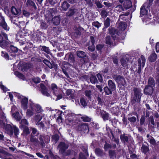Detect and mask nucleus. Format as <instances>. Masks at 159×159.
Segmentation results:
<instances>
[{
	"instance_id": "nucleus-20",
	"label": "nucleus",
	"mask_w": 159,
	"mask_h": 159,
	"mask_svg": "<svg viewBox=\"0 0 159 159\" xmlns=\"http://www.w3.org/2000/svg\"><path fill=\"white\" fill-rule=\"evenodd\" d=\"M123 5L125 9H128L132 6L131 2L129 0H125L124 2Z\"/></svg>"
},
{
	"instance_id": "nucleus-32",
	"label": "nucleus",
	"mask_w": 159,
	"mask_h": 159,
	"mask_svg": "<svg viewBox=\"0 0 159 159\" xmlns=\"http://www.w3.org/2000/svg\"><path fill=\"white\" fill-rule=\"evenodd\" d=\"M80 102L81 105L83 107H85L87 105V102L86 99L84 97H82L80 99Z\"/></svg>"
},
{
	"instance_id": "nucleus-15",
	"label": "nucleus",
	"mask_w": 159,
	"mask_h": 159,
	"mask_svg": "<svg viewBox=\"0 0 159 159\" xmlns=\"http://www.w3.org/2000/svg\"><path fill=\"white\" fill-rule=\"evenodd\" d=\"M40 86L41 89V92L43 95L48 97L51 96L50 93L47 92L46 87L43 84H40Z\"/></svg>"
},
{
	"instance_id": "nucleus-22",
	"label": "nucleus",
	"mask_w": 159,
	"mask_h": 159,
	"mask_svg": "<svg viewBox=\"0 0 159 159\" xmlns=\"http://www.w3.org/2000/svg\"><path fill=\"white\" fill-rule=\"evenodd\" d=\"M108 84L110 89L111 90L114 91L116 89V85L111 80H109L108 81Z\"/></svg>"
},
{
	"instance_id": "nucleus-42",
	"label": "nucleus",
	"mask_w": 159,
	"mask_h": 159,
	"mask_svg": "<svg viewBox=\"0 0 159 159\" xmlns=\"http://www.w3.org/2000/svg\"><path fill=\"white\" fill-rule=\"evenodd\" d=\"M31 129L32 132L31 135L37 136L39 135V133L36 129L32 128Z\"/></svg>"
},
{
	"instance_id": "nucleus-10",
	"label": "nucleus",
	"mask_w": 159,
	"mask_h": 159,
	"mask_svg": "<svg viewBox=\"0 0 159 159\" xmlns=\"http://www.w3.org/2000/svg\"><path fill=\"white\" fill-rule=\"evenodd\" d=\"M149 7L148 5V3H146L143 4V6L141 8L140 14L141 17L148 16V11L146 10V8H148Z\"/></svg>"
},
{
	"instance_id": "nucleus-23",
	"label": "nucleus",
	"mask_w": 159,
	"mask_h": 159,
	"mask_svg": "<svg viewBox=\"0 0 159 159\" xmlns=\"http://www.w3.org/2000/svg\"><path fill=\"white\" fill-rule=\"evenodd\" d=\"M157 58V55L155 53H153L150 55L148 58V60L150 61L153 62L156 60Z\"/></svg>"
},
{
	"instance_id": "nucleus-59",
	"label": "nucleus",
	"mask_w": 159,
	"mask_h": 159,
	"mask_svg": "<svg viewBox=\"0 0 159 159\" xmlns=\"http://www.w3.org/2000/svg\"><path fill=\"white\" fill-rule=\"evenodd\" d=\"M128 120L131 122H134L136 120V118L135 117L132 116L131 117L128 118Z\"/></svg>"
},
{
	"instance_id": "nucleus-43",
	"label": "nucleus",
	"mask_w": 159,
	"mask_h": 159,
	"mask_svg": "<svg viewBox=\"0 0 159 159\" xmlns=\"http://www.w3.org/2000/svg\"><path fill=\"white\" fill-rule=\"evenodd\" d=\"M104 90L107 95H109L112 93L111 90V89H109L107 87H106L104 88Z\"/></svg>"
},
{
	"instance_id": "nucleus-46",
	"label": "nucleus",
	"mask_w": 159,
	"mask_h": 159,
	"mask_svg": "<svg viewBox=\"0 0 159 159\" xmlns=\"http://www.w3.org/2000/svg\"><path fill=\"white\" fill-rule=\"evenodd\" d=\"M90 80L92 84H95L97 81L96 77L93 75H92L90 77Z\"/></svg>"
},
{
	"instance_id": "nucleus-12",
	"label": "nucleus",
	"mask_w": 159,
	"mask_h": 159,
	"mask_svg": "<svg viewBox=\"0 0 159 159\" xmlns=\"http://www.w3.org/2000/svg\"><path fill=\"white\" fill-rule=\"evenodd\" d=\"M78 129V130L83 131L84 133H88L89 131L88 126L86 123H83L79 125Z\"/></svg>"
},
{
	"instance_id": "nucleus-53",
	"label": "nucleus",
	"mask_w": 159,
	"mask_h": 159,
	"mask_svg": "<svg viewBox=\"0 0 159 159\" xmlns=\"http://www.w3.org/2000/svg\"><path fill=\"white\" fill-rule=\"evenodd\" d=\"M2 56L7 59H9V56L8 54L6 52L3 51L2 52Z\"/></svg>"
},
{
	"instance_id": "nucleus-38",
	"label": "nucleus",
	"mask_w": 159,
	"mask_h": 159,
	"mask_svg": "<svg viewBox=\"0 0 159 159\" xmlns=\"http://www.w3.org/2000/svg\"><path fill=\"white\" fill-rule=\"evenodd\" d=\"M77 56L79 57H84L86 56L85 53L82 51H78L77 53Z\"/></svg>"
},
{
	"instance_id": "nucleus-39",
	"label": "nucleus",
	"mask_w": 159,
	"mask_h": 159,
	"mask_svg": "<svg viewBox=\"0 0 159 159\" xmlns=\"http://www.w3.org/2000/svg\"><path fill=\"white\" fill-rule=\"evenodd\" d=\"M43 115V114H41L39 115H37L34 117V120L36 121L39 122L40 121L42 118Z\"/></svg>"
},
{
	"instance_id": "nucleus-35",
	"label": "nucleus",
	"mask_w": 159,
	"mask_h": 159,
	"mask_svg": "<svg viewBox=\"0 0 159 159\" xmlns=\"http://www.w3.org/2000/svg\"><path fill=\"white\" fill-rule=\"evenodd\" d=\"M148 85L147 86H152V88L154 86L155 83L154 79L152 78H150L148 80Z\"/></svg>"
},
{
	"instance_id": "nucleus-36",
	"label": "nucleus",
	"mask_w": 159,
	"mask_h": 159,
	"mask_svg": "<svg viewBox=\"0 0 159 159\" xmlns=\"http://www.w3.org/2000/svg\"><path fill=\"white\" fill-rule=\"evenodd\" d=\"M40 49L42 51H44L45 52L48 54L50 53V50L48 47L42 46L40 47Z\"/></svg>"
},
{
	"instance_id": "nucleus-11",
	"label": "nucleus",
	"mask_w": 159,
	"mask_h": 159,
	"mask_svg": "<svg viewBox=\"0 0 159 159\" xmlns=\"http://www.w3.org/2000/svg\"><path fill=\"white\" fill-rule=\"evenodd\" d=\"M0 26L6 30H9V28L7 24L5 22V19L3 17L0 15Z\"/></svg>"
},
{
	"instance_id": "nucleus-16",
	"label": "nucleus",
	"mask_w": 159,
	"mask_h": 159,
	"mask_svg": "<svg viewBox=\"0 0 159 159\" xmlns=\"http://www.w3.org/2000/svg\"><path fill=\"white\" fill-rule=\"evenodd\" d=\"M100 113L104 121H106L110 119V117L109 114L106 111H101L100 112Z\"/></svg>"
},
{
	"instance_id": "nucleus-40",
	"label": "nucleus",
	"mask_w": 159,
	"mask_h": 159,
	"mask_svg": "<svg viewBox=\"0 0 159 159\" xmlns=\"http://www.w3.org/2000/svg\"><path fill=\"white\" fill-rule=\"evenodd\" d=\"M151 19L149 17H148V15L145 16L144 18L143 19V22H145L146 24H148L149 23Z\"/></svg>"
},
{
	"instance_id": "nucleus-6",
	"label": "nucleus",
	"mask_w": 159,
	"mask_h": 159,
	"mask_svg": "<svg viewBox=\"0 0 159 159\" xmlns=\"http://www.w3.org/2000/svg\"><path fill=\"white\" fill-rule=\"evenodd\" d=\"M68 145L65 144L63 142L61 143L58 146V148L59 149V152L64 156H67L69 155L70 152V151H67L66 152L65 151L68 148Z\"/></svg>"
},
{
	"instance_id": "nucleus-3",
	"label": "nucleus",
	"mask_w": 159,
	"mask_h": 159,
	"mask_svg": "<svg viewBox=\"0 0 159 159\" xmlns=\"http://www.w3.org/2000/svg\"><path fill=\"white\" fill-rule=\"evenodd\" d=\"M8 44V39L7 35L1 31L0 32V45L1 48H4Z\"/></svg>"
},
{
	"instance_id": "nucleus-55",
	"label": "nucleus",
	"mask_w": 159,
	"mask_h": 159,
	"mask_svg": "<svg viewBox=\"0 0 159 159\" xmlns=\"http://www.w3.org/2000/svg\"><path fill=\"white\" fill-rule=\"evenodd\" d=\"M10 50L13 52L15 53L17 52L18 51V49L16 47L13 46H11L10 47Z\"/></svg>"
},
{
	"instance_id": "nucleus-9",
	"label": "nucleus",
	"mask_w": 159,
	"mask_h": 159,
	"mask_svg": "<svg viewBox=\"0 0 159 159\" xmlns=\"http://www.w3.org/2000/svg\"><path fill=\"white\" fill-rule=\"evenodd\" d=\"M113 78L118 83L119 86L121 85L124 86L125 85V81L124 78L121 76L116 75Z\"/></svg>"
},
{
	"instance_id": "nucleus-24",
	"label": "nucleus",
	"mask_w": 159,
	"mask_h": 159,
	"mask_svg": "<svg viewBox=\"0 0 159 159\" xmlns=\"http://www.w3.org/2000/svg\"><path fill=\"white\" fill-rule=\"evenodd\" d=\"M70 5L66 1H64L61 4V7L62 8L63 10L64 11H66L69 7Z\"/></svg>"
},
{
	"instance_id": "nucleus-37",
	"label": "nucleus",
	"mask_w": 159,
	"mask_h": 159,
	"mask_svg": "<svg viewBox=\"0 0 159 159\" xmlns=\"http://www.w3.org/2000/svg\"><path fill=\"white\" fill-rule=\"evenodd\" d=\"M15 75L19 78L22 79L23 80H25V77L24 76L21 74L18 71L15 72Z\"/></svg>"
},
{
	"instance_id": "nucleus-13",
	"label": "nucleus",
	"mask_w": 159,
	"mask_h": 159,
	"mask_svg": "<svg viewBox=\"0 0 159 159\" xmlns=\"http://www.w3.org/2000/svg\"><path fill=\"white\" fill-rule=\"evenodd\" d=\"M16 109V107L13 106L12 107L11 112L12 113V116L14 117L17 120L19 121L21 118V117L20 116L19 112H16V113H14Z\"/></svg>"
},
{
	"instance_id": "nucleus-45",
	"label": "nucleus",
	"mask_w": 159,
	"mask_h": 159,
	"mask_svg": "<svg viewBox=\"0 0 159 159\" xmlns=\"http://www.w3.org/2000/svg\"><path fill=\"white\" fill-rule=\"evenodd\" d=\"M81 118L83 121L85 122H89L91 120L90 118L85 116H82Z\"/></svg>"
},
{
	"instance_id": "nucleus-2",
	"label": "nucleus",
	"mask_w": 159,
	"mask_h": 159,
	"mask_svg": "<svg viewBox=\"0 0 159 159\" xmlns=\"http://www.w3.org/2000/svg\"><path fill=\"white\" fill-rule=\"evenodd\" d=\"M65 113V121L66 124L70 125H74L73 121L75 116V115L69 111H66Z\"/></svg>"
},
{
	"instance_id": "nucleus-57",
	"label": "nucleus",
	"mask_w": 159,
	"mask_h": 159,
	"mask_svg": "<svg viewBox=\"0 0 159 159\" xmlns=\"http://www.w3.org/2000/svg\"><path fill=\"white\" fill-rule=\"evenodd\" d=\"M43 62L47 65L49 68L52 67L51 63L47 60H44Z\"/></svg>"
},
{
	"instance_id": "nucleus-17",
	"label": "nucleus",
	"mask_w": 159,
	"mask_h": 159,
	"mask_svg": "<svg viewBox=\"0 0 159 159\" xmlns=\"http://www.w3.org/2000/svg\"><path fill=\"white\" fill-rule=\"evenodd\" d=\"M153 90V88L152 86H146L144 89V93L148 95H151L152 93Z\"/></svg>"
},
{
	"instance_id": "nucleus-61",
	"label": "nucleus",
	"mask_w": 159,
	"mask_h": 159,
	"mask_svg": "<svg viewBox=\"0 0 159 159\" xmlns=\"http://www.w3.org/2000/svg\"><path fill=\"white\" fill-rule=\"evenodd\" d=\"M33 80L34 83H38L40 82V80L39 78L37 77L34 78Z\"/></svg>"
},
{
	"instance_id": "nucleus-49",
	"label": "nucleus",
	"mask_w": 159,
	"mask_h": 159,
	"mask_svg": "<svg viewBox=\"0 0 159 159\" xmlns=\"http://www.w3.org/2000/svg\"><path fill=\"white\" fill-rule=\"evenodd\" d=\"M142 150L144 153H146L148 151V148L147 146L143 145L142 147Z\"/></svg>"
},
{
	"instance_id": "nucleus-64",
	"label": "nucleus",
	"mask_w": 159,
	"mask_h": 159,
	"mask_svg": "<svg viewBox=\"0 0 159 159\" xmlns=\"http://www.w3.org/2000/svg\"><path fill=\"white\" fill-rule=\"evenodd\" d=\"M157 83L158 86H159V70H157Z\"/></svg>"
},
{
	"instance_id": "nucleus-7",
	"label": "nucleus",
	"mask_w": 159,
	"mask_h": 159,
	"mask_svg": "<svg viewBox=\"0 0 159 159\" xmlns=\"http://www.w3.org/2000/svg\"><path fill=\"white\" fill-rule=\"evenodd\" d=\"M30 108L34 110V111L39 113L42 112L43 111L42 107L40 105L38 104H35L32 102L30 103Z\"/></svg>"
},
{
	"instance_id": "nucleus-28",
	"label": "nucleus",
	"mask_w": 159,
	"mask_h": 159,
	"mask_svg": "<svg viewBox=\"0 0 159 159\" xmlns=\"http://www.w3.org/2000/svg\"><path fill=\"white\" fill-rule=\"evenodd\" d=\"M106 44L110 45L111 46L114 45L113 44V41L111 39V38L110 36H107L106 39Z\"/></svg>"
},
{
	"instance_id": "nucleus-48",
	"label": "nucleus",
	"mask_w": 159,
	"mask_h": 159,
	"mask_svg": "<svg viewBox=\"0 0 159 159\" xmlns=\"http://www.w3.org/2000/svg\"><path fill=\"white\" fill-rule=\"evenodd\" d=\"M104 25L106 27H107L109 26L110 25V19L108 18H107L105 21Z\"/></svg>"
},
{
	"instance_id": "nucleus-18",
	"label": "nucleus",
	"mask_w": 159,
	"mask_h": 159,
	"mask_svg": "<svg viewBox=\"0 0 159 159\" xmlns=\"http://www.w3.org/2000/svg\"><path fill=\"white\" fill-rule=\"evenodd\" d=\"M34 110L33 109H31L30 108V104L29 107L28 109H27L26 112V117H30L32 116L34 114Z\"/></svg>"
},
{
	"instance_id": "nucleus-30",
	"label": "nucleus",
	"mask_w": 159,
	"mask_h": 159,
	"mask_svg": "<svg viewBox=\"0 0 159 159\" xmlns=\"http://www.w3.org/2000/svg\"><path fill=\"white\" fill-rule=\"evenodd\" d=\"M109 32L111 35H112L113 38L114 37V36L113 35H115V34H116L115 35L116 36V35L117 34V31L115 29L113 28L109 29Z\"/></svg>"
},
{
	"instance_id": "nucleus-52",
	"label": "nucleus",
	"mask_w": 159,
	"mask_h": 159,
	"mask_svg": "<svg viewBox=\"0 0 159 159\" xmlns=\"http://www.w3.org/2000/svg\"><path fill=\"white\" fill-rule=\"evenodd\" d=\"M13 128L15 134L16 136L17 135L19 134V129L18 128L15 126H13Z\"/></svg>"
},
{
	"instance_id": "nucleus-63",
	"label": "nucleus",
	"mask_w": 159,
	"mask_h": 159,
	"mask_svg": "<svg viewBox=\"0 0 159 159\" xmlns=\"http://www.w3.org/2000/svg\"><path fill=\"white\" fill-rule=\"evenodd\" d=\"M79 159H86L85 157L82 153H80L79 155Z\"/></svg>"
},
{
	"instance_id": "nucleus-4",
	"label": "nucleus",
	"mask_w": 159,
	"mask_h": 159,
	"mask_svg": "<svg viewBox=\"0 0 159 159\" xmlns=\"http://www.w3.org/2000/svg\"><path fill=\"white\" fill-rule=\"evenodd\" d=\"M134 94L132 96V101L136 102H139L142 95L141 90L137 88H134Z\"/></svg>"
},
{
	"instance_id": "nucleus-14",
	"label": "nucleus",
	"mask_w": 159,
	"mask_h": 159,
	"mask_svg": "<svg viewBox=\"0 0 159 159\" xmlns=\"http://www.w3.org/2000/svg\"><path fill=\"white\" fill-rule=\"evenodd\" d=\"M67 98L69 99H73L76 95L74 90L70 89L67 90L66 91Z\"/></svg>"
},
{
	"instance_id": "nucleus-50",
	"label": "nucleus",
	"mask_w": 159,
	"mask_h": 159,
	"mask_svg": "<svg viewBox=\"0 0 159 159\" xmlns=\"http://www.w3.org/2000/svg\"><path fill=\"white\" fill-rule=\"evenodd\" d=\"M92 25L98 28L101 26V24L99 23L98 21L93 22Z\"/></svg>"
},
{
	"instance_id": "nucleus-8",
	"label": "nucleus",
	"mask_w": 159,
	"mask_h": 159,
	"mask_svg": "<svg viewBox=\"0 0 159 159\" xmlns=\"http://www.w3.org/2000/svg\"><path fill=\"white\" fill-rule=\"evenodd\" d=\"M145 59L143 56H141L140 58L138 61L139 65V69L138 71V73L140 74L141 72V68H143L145 64Z\"/></svg>"
},
{
	"instance_id": "nucleus-33",
	"label": "nucleus",
	"mask_w": 159,
	"mask_h": 159,
	"mask_svg": "<svg viewBox=\"0 0 159 159\" xmlns=\"http://www.w3.org/2000/svg\"><path fill=\"white\" fill-rule=\"evenodd\" d=\"M30 141L35 144H37L38 143V140L37 136L31 135Z\"/></svg>"
},
{
	"instance_id": "nucleus-5",
	"label": "nucleus",
	"mask_w": 159,
	"mask_h": 159,
	"mask_svg": "<svg viewBox=\"0 0 159 159\" xmlns=\"http://www.w3.org/2000/svg\"><path fill=\"white\" fill-rule=\"evenodd\" d=\"M14 96L21 101V107L25 110L27 108L28 99L18 93H14Z\"/></svg>"
},
{
	"instance_id": "nucleus-51",
	"label": "nucleus",
	"mask_w": 159,
	"mask_h": 159,
	"mask_svg": "<svg viewBox=\"0 0 159 159\" xmlns=\"http://www.w3.org/2000/svg\"><path fill=\"white\" fill-rule=\"evenodd\" d=\"M123 9L122 6L120 5L117 6L115 8V10L119 12L123 11Z\"/></svg>"
},
{
	"instance_id": "nucleus-54",
	"label": "nucleus",
	"mask_w": 159,
	"mask_h": 159,
	"mask_svg": "<svg viewBox=\"0 0 159 159\" xmlns=\"http://www.w3.org/2000/svg\"><path fill=\"white\" fill-rule=\"evenodd\" d=\"M25 128H24V127H23V128H24L23 130L24 133L26 135L29 134L30 133L29 129L28 127L25 126Z\"/></svg>"
},
{
	"instance_id": "nucleus-26",
	"label": "nucleus",
	"mask_w": 159,
	"mask_h": 159,
	"mask_svg": "<svg viewBox=\"0 0 159 159\" xmlns=\"http://www.w3.org/2000/svg\"><path fill=\"white\" fill-rule=\"evenodd\" d=\"M52 21L54 24L55 25H58L60 22V18L59 16H57L54 17L52 19Z\"/></svg>"
},
{
	"instance_id": "nucleus-41",
	"label": "nucleus",
	"mask_w": 159,
	"mask_h": 159,
	"mask_svg": "<svg viewBox=\"0 0 159 159\" xmlns=\"http://www.w3.org/2000/svg\"><path fill=\"white\" fill-rule=\"evenodd\" d=\"M20 124L22 126L24 127V126L25 127L26 125H28V123L26 119H24L21 120Z\"/></svg>"
},
{
	"instance_id": "nucleus-21",
	"label": "nucleus",
	"mask_w": 159,
	"mask_h": 159,
	"mask_svg": "<svg viewBox=\"0 0 159 159\" xmlns=\"http://www.w3.org/2000/svg\"><path fill=\"white\" fill-rule=\"evenodd\" d=\"M11 11L12 13L15 15H19L20 12V9L16 8L14 6L12 7Z\"/></svg>"
},
{
	"instance_id": "nucleus-60",
	"label": "nucleus",
	"mask_w": 159,
	"mask_h": 159,
	"mask_svg": "<svg viewBox=\"0 0 159 159\" xmlns=\"http://www.w3.org/2000/svg\"><path fill=\"white\" fill-rule=\"evenodd\" d=\"M68 60L70 62H73L74 61V58H73V56L72 54H70L69 55Z\"/></svg>"
},
{
	"instance_id": "nucleus-27",
	"label": "nucleus",
	"mask_w": 159,
	"mask_h": 159,
	"mask_svg": "<svg viewBox=\"0 0 159 159\" xmlns=\"http://www.w3.org/2000/svg\"><path fill=\"white\" fill-rule=\"evenodd\" d=\"M39 139L40 141L41 145L42 147H44L45 146L44 142H47L46 141V138H45L44 136L42 135H40Z\"/></svg>"
},
{
	"instance_id": "nucleus-25",
	"label": "nucleus",
	"mask_w": 159,
	"mask_h": 159,
	"mask_svg": "<svg viewBox=\"0 0 159 159\" xmlns=\"http://www.w3.org/2000/svg\"><path fill=\"white\" fill-rule=\"evenodd\" d=\"M3 126L4 128H5L7 132H10V133H12V127L11 125L10 124H7L5 126V124H3Z\"/></svg>"
},
{
	"instance_id": "nucleus-62",
	"label": "nucleus",
	"mask_w": 159,
	"mask_h": 159,
	"mask_svg": "<svg viewBox=\"0 0 159 159\" xmlns=\"http://www.w3.org/2000/svg\"><path fill=\"white\" fill-rule=\"evenodd\" d=\"M120 139L121 140L126 142L127 141L128 139L127 136H121Z\"/></svg>"
},
{
	"instance_id": "nucleus-34",
	"label": "nucleus",
	"mask_w": 159,
	"mask_h": 159,
	"mask_svg": "<svg viewBox=\"0 0 159 159\" xmlns=\"http://www.w3.org/2000/svg\"><path fill=\"white\" fill-rule=\"evenodd\" d=\"M26 4L28 7H36L35 3L33 2V0H28Z\"/></svg>"
},
{
	"instance_id": "nucleus-58",
	"label": "nucleus",
	"mask_w": 159,
	"mask_h": 159,
	"mask_svg": "<svg viewBox=\"0 0 159 159\" xmlns=\"http://www.w3.org/2000/svg\"><path fill=\"white\" fill-rule=\"evenodd\" d=\"M89 45H90V46H89V50L91 51H94L95 49L94 44L92 45L91 44L89 43Z\"/></svg>"
},
{
	"instance_id": "nucleus-47",
	"label": "nucleus",
	"mask_w": 159,
	"mask_h": 159,
	"mask_svg": "<svg viewBox=\"0 0 159 159\" xmlns=\"http://www.w3.org/2000/svg\"><path fill=\"white\" fill-rule=\"evenodd\" d=\"M0 114L2 117V118L3 119V120H6V117L5 116V114L3 113L2 110V108L1 106L0 105Z\"/></svg>"
},
{
	"instance_id": "nucleus-29",
	"label": "nucleus",
	"mask_w": 159,
	"mask_h": 159,
	"mask_svg": "<svg viewBox=\"0 0 159 159\" xmlns=\"http://www.w3.org/2000/svg\"><path fill=\"white\" fill-rule=\"evenodd\" d=\"M14 24L18 26L20 28H24L26 25L25 22L24 21H22L20 22H19V24L18 25V23L16 22H13Z\"/></svg>"
},
{
	"instance_id": "nucleus-1",
	"label": "nucleus",
	"mask_w": 159,
	"mask_h": 159,
	"mask_svg": "<svg viewBox=\"0 0 159 159\" xmlns=\"http://www.w3.org/2000/svg\"><path fill=\"white\" fill-rule=\"evenodd\" d=\"M50 89L53 94L57 97L56 100L57 101L62 98V92L58 88L57 86L54 84H52L50 86Z\"/></svg>"
},
{
	"instance_id": "nucleus-44",
	"label": "nucleus",
	"mask_w": 159,
	"mask_h": 159,
	"mask_svg": "<svg viewBox=\"0 0 159 159\" xmlns=\"http://www.w3.org/2000/svg\"><path fill=\"white\" fill-rule=\"evenodd\" d=\"M74 10L73 9H70L66 13V16H71L74 15Z\"/></svg>"
},
{
	"instance_id": "nucleus-19",
	"label": "nucleus",
	"mask_w": 159,
	"mask_h": 159,
	"mask_svg": "<svg viewBox=\"0 0 159 159\" xmlns=\"http://www.w3.org/2000/svg\"><path fill=\"white\" fill-rule=\"evenodd\" d=\"M121 65L125 68H128V66L129 63L128 61V60L127 59H123L121 60Z\"/></svg>"
},
{
	"instance_id": "nucleus-31",
	"label": "nucleus",
	"mask_w": 159,
	"mask_h": 159,
	"mask_svg": "<svg viewBox=\"0 0 159 159\" xmlns=\"http://www.w3.org/2000/svg\"><path fill=\"white\" fill-rule=\"evenodd\" d=\"M126 27V24L124 22H121L119 25V29L121 30H124Z\"/></svg>"
},
{
	"instance_id": "nucleus-56",
	"label": "nucleus",
	"mask_w": 159,
	"mask_h": 159,
	"mask_svg": "<svg viewBox=\"0 0 159 159\" xmlns=\"http://www.w3.org/2000/svg\"><path fill=\"white\" fill-rule=\"evenodd\" d=\"M2 83L1 82V84H0V87L1 89L3 90L4 92H6L8 90L2 84Z\"/></svg>"
}]
</instances>
